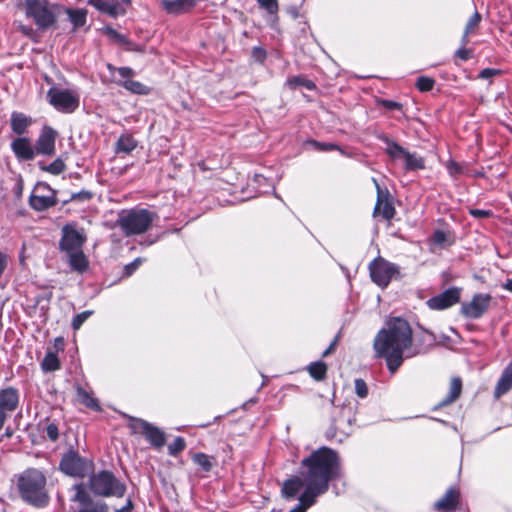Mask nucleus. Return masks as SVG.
<instances>
[{"instance_id":"nucleus-1","label":"nucleus","mask_w":512,"mask_h":512,"mask_svg":"<svg viewBox=\"0 0 512 512\" xmlns=\"http://www.w3.org/2000/svg\"><path fill=\"white\" fill-rule=\"evenodd\" d=\"M302 477L294 476L287 479L281 492L284 498L294 499L298 495L299 503L289 512H306L318 496L326 493L330 481L340 474V460L337 453L327 447L312 452L301 462Z\"/></svg>"},{"instance_id":"nucleus-2","label":"nucleus","mask_w":512,"mask_h":512,"mask_svg":"<svg viewBox=\"0 0 512 512\" xmlns=\"http://www.w3.org/2000/svg\"><path fill=\"white\" fill-rule=\"evenodd\" d=\"M373 348L377 357L386 360L391 373L397 371L404 358H410L419 353L413 348L412 328L401 317H392L386 320L385 326L374 338Z\"/></svg>"},{"instance_id":"nucleus-3","label":"nucleus","mask_w":512,"mask_h":512,"mask_svg":"<svg viewBox=\"0 0 512 512\" xmlns=\"http://www.w3.org/2000/svg\"><path fill=\"white\" fill-rule=\"evenodd\" d=\"M85 241L83 229H77L71 224L63 227L60 248L66 253L70 267L80 273L88 267V260L82 250Z\"/></svg>"},{"instance_id":"nucleus-4","label":"nucleus","mask_w":512,"mask_h":512,"mask_svg":"<svg viewBox=\"0 0 512 512\" xmlns=\"http://www.w3.org/2000/svg\"><path fill=\"white\" fill-rule=\"evenodd\" d=\"M17 7L31 19L40 30L55 26L62 7L48 0H19Z\"/></svg>"},{"instance_id":"nucleus-5","label":"nucleus","mask_w":512,"mask_h":512,"mask_svg":"<svg viewBox=\"0 0 512 512\" xmlns=\"http://www.w3.org/2000/svg\"><path fill=\"white\" fill-rule=\"evenodd\" d=\"M45 485L46 478L37 469L24 471L18 479V488L22 498L35 506H44L48 501Z\"/></svg>"},{"instance_id":"nucleus-6","label":"nucleus","mask_w":512,"mask_h":512,"mask_svg":"<svg viewBox=\"0 0 512 512\" xmlns=\"http://www.w3.org/2000/svg\"><path fill=\"white\" fill-rule=\"evenodd\" d=\"M155 214L146 209H134L124 212L118 219V224L126 236L139 235L148 230Z\"/></svg>"},{"instance_id":"nucleus-7","label":"nucleus","mask_w":512,"mask_h":512,"mask_svg":"<svg viewBox=\"0 0 512 512\" xmlns=\"http://www.w3.org/2000/svg\"><path fill=\"white\" fill-rule=\"evenodd\" d=\"M90 489L103 497H122L126 487L111 472L101 471L90 477Z\"/></svg>"},{"instance_id":"nucleus-8","label":"nucleus","mask_w":512,"mask_h":512,"mask_svg":"<svg viewBox=\"0 0 512 512\" xmlns=\"http://www.w3.org/2000/svg\"><path fill=\"white\" fill-rule=\"evenodd\" d=\"M386 143L385 152L394 162H402L405 170L423 169L424 159L416 153H411L404 147L388 138L384 139Z\"/></svg>"},{"instance_id":"nucleus-9","label":"nucleus","mask_w":512,"mask_h":512,"mask_svg":"<svg viewBox=\"0 0 512 512\" xmlns=\"http://www.w3.org/2000/svg\"><path fill=\"white\" fill-rule=\"evenodd\" d=\"M369 272L371 280L379 287L385 288L399 275V268L384 258L378 257L369 264Z\"/></svg>"},{"instance_id":"nucleus-10","label":"nucleus","mask_w":512,"mask_h":512,"mask_svg":"<svg viewBox=\"0 0 512 512\" xmlns=\"http://www.w3.org/2000/svg\"><path fill=\"white\" fill-rule=\"evenodd\" d=\"M128 426L133 433L142 434L154 448L160 449L164 446L165 433L160 428L137 418H130Z\"/></svg>"},{"instance_id":"nucleus-11","label":"nucleus","mask_w":512,"mask_h":512,"mask_svg":"<svg viewBox=\"0 0 512 512\" xmlns=\"http://www.w3.org/2000/svg\"><path fill=\"white\" fill-rule=\"evenodd\" d=\"M75 494L72 501L76 504L72 507V512H108V506L99 500H93L85 491L82 484L73 486Z\"/></svg>"},{"instance_id":"nucleus-12","label":"nucleus","mask_w":512,"mask_h":512,"mask_svg":"<svg viewBox=\"0 0 512 512\" xmlns=\"http://www.w3.org/2000/svg\"><path fill=\"white\" fill-rule=\"evenodd\" d=\"M49 103L57 110L70 113L79 106V98L72 91L52 87L47 93Z\"/></svg>"},{"instance_id":"nucleus-13","label":"nucleus","mask_w":512,"mask_h":512,"mask_svg":"<svg viewBox=\"0 0 512 512\" xmlns=\"http://www.w3.org/2000/svg\"><path fill=\"white\" fill-rule=\"evenodd\" d=\"M490 302L489 294H475L471 301L462 303L460 313L466 318L478 319L488 310Z\"/></svg>"},{"instance_id":"nucleus-14","label":"nucleus","mask_w":512,"mask_h":512,"mask_svg":"<svg viewBox=\"0 0 512 512\" xmlns=\"http://www.w3.org/2000/svg\"><path fill=\"white\" fill-rule=\"evenodd\" d=\"M60 469L67 475L82 478L89 471L90 463L71 451L63 456Z\"/></svg>"},{"instance_id":"nucleus-15","label":"nucleus","mask_w":512,"mask_h":512,"mask_svg":"<svg viewBox=\"0 0 512 512\" xmlns=\"http://www.w3.org/2000/svg\"><path fill=\"white\" fill-rule=\"evenodd\" d=\"M57 131L50 126H44L36 141L35 150L37 154L52 156L55 154V141Z\"/></svg>"},{"instance_id":"nucleus-16","label":"nucleus","mask_w":512,"mask_h":512,"mask_svg":"<svg viewBox=\"0 0 512 512\" xmlns=\"http://www.w3.org/2000/svg\"><path fill=\"white\" fill-rule=\"evenodd\" d=\"M459 300L460 289L453 287L429 299L427 305L433 310H444L458 303Z\"/></svg>"},{"instance_id":"nucleus-17","label":"nucleus","mask_w":512,"mask_h":512,"mask_svg":"<svg viewBox=\"0 0 512 512\" xmlns=\"http://www.w3.org/2000/svg\"><path fill=\"white\" fill-rule=\"evenodd\" d=\"M88 4L98 11L108 14L112 17L124 15L126 6L130 4L129 0H88Z\"/></svg>"},{"instance_id":"nucleus-18","label":"nucleus","mask_w":512,"mask_h":512,"mask_svg":"<svg viewBox=\"0 0 512 512\" xmlns=\"http://www.w3.org/2000/svg\"><path fill=\"white\" fill-rule=\"evenodd\" d=\"M377 190V202L374 208V215H381L384 219L390 220L395 214L392 203L387 199L388 191L383 190L375 178L372 179Z\"/></svg>"},{"instance_id":"nucleus-19","label":"nucleus","mask_w":512,"mask_h":512,"mask_svg":"<svg viewBox=\"0 0 512 512\" xmlns=\"http://www.w3.org/2000/svg\"><path fill=\"white\" fill-rule=\"evenodd\" d=\"M460 501V491L457 488L451 487L446 493L434 504V508L441 512L454 511Z\"/></svg>"},{"instance_id":"nucleus-20","label":"nucleus","mask_w":512,"mask_h":512,"mask_svg":"<svg viewBox=\"0 0 512 512\" xmlns=\"http://www.w3.org/2000/svg\"><path fill=\"white\" fill-rule=\"evenodd\" d=\"M11 149L18 158L23 160H32L37 154L30 140L25 137L15 139L11 143Z\"/></svg>"},{"instance_id":"nucleus-21","label":"nucleus","mask_w":512,"mask_h":512,"mask_svg":"<svg viewBox=\"0 0 512 512\" xmlns=\"http://www.w3.org/2000/svg\"><path fill=\"white\" fill-rule=\"evenodd\" d=\"M19 402L18 392L14 388H6L0 391V408L4 412H13Z\"/></svg>"},{"instance_id":"nucleus-22","label":"nucleus","mask_w":512,"mask_h":512,"mask_svg":"<svg viewBox=\"0 0 512 512\" xmlns=\"http://www.w3.org/2000/svg\"><path fill=\"white\" fill-rule=\"evenodd\" d=\"M30 206L37 211L46 210L56 204L55 194L52 190H49L48 194L39 195L33 194L30 197Z\"/></svg>"},{"instance_id":"nucleus-23","label":"nucleus","mask_w":512,"mask_h":512,"mask_svg":"<svg viewBox=\"0 0 512 512\" xmlns=\"http://www.w3.org/2000/svg\"><path fill=\"white\" fill-rule=\"evenodd\" d=\"M512 388V361L504 369L495 387L494 396L500 398Z\"/></svg>"},{"instance_id":"nucleus-24","label":"nucleus","mask_w":512,"mask_h":512,"mask_svg":"<svg viewBox=\"0 0 512 512\" xmlns=\"http://www.w3.org/2000/svg\"><path fill=\"white\" fill-rule=\"evenodd\" d=\"M31 118L23 113L13 112L11 115V128L14 133L21 135L31 125Z\"/></svg>"},{"instance_id":"nucleus-25","label":"nucleus","mask_w":512,"mask_h":512,"mask_svg":"<svg viewBox=\"0 0 512 512\" xmlns=\"http://www.w3.org/2000/svg\"><path fill=\"white\" fill-rule=\"evenodd\" d=\"M462 382L460 378H452L447 396L438 404V407H444L454 402L461 394Z\"/></svg>"},{"instance_id":"nucleus-26","label":"nucleus","mask_w":512,"mask_h":512,"mask_svg":"<svg viewBox=\"0 0 512 512\" xmlns=\"http://www.w3.org/2000/svg\"><path fill=\"white\" fill-rule=\"evenodd\" d=\"M76 394H77V400L81 404H83L84 406H86L92 410H95V411L100 410V406L98 404L97 399H95L90 392H88L87 390H85L81 387H78Z\"/></svg>"},{"instance_id":"nucleus-27","label":"nucleus","mask_w":512,"mask_h":512,"mask_svg":"<svg viewBox=\"0 0 512 512\" xmlns=\"http://www.w3.org/2000/svg\"><path fill=\"white\" fill-rule=\"evenodd\" d=\"M63 10L66 12V14L68 16V19L73 24V27L75 29L76 28H80V27L85 25L86 17H87L86 10H84V9H71V8H67V9H63Z\"/></svg>"},{"instance_id":"nucleus-28","label":"nucleus","mask_w":512,"mask_h":512,"mask_svg":"<svg viewBox=\"0 0 512 512\" xmlns=\"http://www.w3.org/2000/svg\"><path fill=\"white\" fill-rule=\"evenodd\" d=\"M137 146L136 140L131 135H122L117 141V152L128 154Z\"/></svg>"},{"instance_id":"nucleus-29","label":"nucleus","mask_w":512,"mask_h":512,"mask_svg":"<svg viewBox=\"0 0 512 512\" xmlns=\"http://www.w3.org/2000/svg\"><path fill=\"white\" fill-rule=\"evenodd\" d=\"M480 21H481V15L478 12H475L469 18V20L465 26L464 34L461 39L463 46H465L468 43V35L474 32V30L478 27Z\"/></svg>"},{"instance_id":"nucleus-30","label":"nucleus","mask_w":512,"mask_h":512,"mask_svg":"<svg viewBox=\"0 0 512 512\" xmlns=\"http://www.w3.org/2000/svg\"><path fill=\"white\" fill-rule=\"evenodd\" d=\"M308 372L317 381L323 380L326 376L327 366L324 362H315L308 366Z\"/></svg>"},{"instance_id":"nucleus-31","label":"nucleus","mask_w":512,"mask_h":512,"mask_svg":"<svg viewBox=\"0 0 512 512\" xmlns=\"http://www.w3.org/2000/svg\"><path fill=\"white\" fill-rule=\"evenodd\" d=\"M41 366L46 372L56 371L60 368V362L55 353L48 352L44 357Z\"/></svg>"},{"instance_id":"nucleus-32","label":"nucleus","mask_w":512,"mask_h":512,"mask_svg":"<svg viewBox=\"0 0 512 512\" xmlns=\"http://www.w3.org/2000/svg\"><path fill=\"white\" fill-rule=\"evenodd\" d=\"M39 167L43 171L49 172L53 175H59L65 170L66 165L61 158H57L49 165L39 163Z\"/></svg>"},{"instance_id":"nucleus-33","label":"nucleus","mask_w":512,"mask_h":512,"mask_svg":"<svg viewBox=\"0 0 512 512\" xmlns=\"http://www.w3.org/2000/svg\"><path fill=\"white\" fill-rule=\"evenodd\" d=\"M192 459L193 462L205 472H209L213 467L212 458L204 453H196L193 455Z\"/></svg>"},{"instance_id":"nucleus-34","label":"nucleus","mask_w":512,"mask_h":512,"mask_svg":"<svg viewBox=\"0 0 512 512\" xmlns=\"http://www.w3.org/2000/svg\"><path fill=\"white\" fill-rule=\"evenodd\" d=\"M121 85L125 89L136 94H146L148 92V88L144 84L132 79L124 80L123 82H121Z\"/></svg>"},{"instance_id":"nucleus-35","label":"nucleus","mask_w":512,"mask_h":512,"mask_svg":"<svg viewBox=\"0 0 512 512\" xmlns=\"http://www.w3.org/2000/svg\"><path fill=\"white\" fill-rule=\"evenodd\" d=\"M163 9L169 14H181L185 13L183 8L180 6L179 0H162L161 2Z\"/></svg>"},{"instance_id":"nucleus-36","label":"nucleus","mask_w":512,"mask_h":512,"mask_svg":"<svg viewBox=\"0 0 512 512\" xmlns=\"http://www.w3.org/2000/svg\"><path fill=\"white\" fill-rule=\"evenodd\" d=\"M287 84L292 87L304 86L308 90L314 89L315 85L312 81L302 77H292L288 79Z\"/></svg>"},{"instance_id":"nucleus-37","label":"nucleus","mask_w":512,"mask_h":512,"mask_svg":"<svg viewBox=\"0 0 512 512\" xmlns=\"http://www.w3.org/2000/svg\"><path fill=\"white\" fill-rule=\"evenodd\" d=\"M186 447L185 440L182 437H176L172 443L168 445V452L172 456H176Z\"/></svg>"},{"instance_id":"nucleus-38","label":"nucleus","mask_w":512,"mask_h":512,"mask_svg":"<svg viewBox=\"0 0 512 512\" xmlns=\"http://www.w3.org/2000/svg\"><path fill=\"white\" fill-rule=\"evenodd\" d=\"M435 84L434 79L426 76H421L417 79L416 87L421 92H427L430 91Z\"/></svg>"},{"instance_id":"nucleus-39","label":"nucleus","mask_w":512,"mask_h":512,"mask_svg":"<svg viewBox=\"0 0 512 512\" xmlns=\"http://www.w3.org/2000/svg\"><path fill=\"white\" fill-rule=\"evenodd\" d=\"M354 386H355V393L359 398L364 399L368 396V386L363 379H361V378L355 379Z\"/></svg>"},{"instance_id":"nucleus-40","label":"nucleus","mask_w":512,"mask_h":512,"mask_svg":"<svg viewBox=\"0 0 512 512\" xmlns=\"http://www.w3.org/2000/svg\"><path fill=\"white\" fill-rule=\"evenodd\" d=\"M433 243L435 246L439 248H444L447 245H450V241L448 240L447 234L441 230H438L433 235Z\"/></svg>"},{"instance_id":"nucleus-41","label":"nucleus","mask_w":512,"mask_h":512,"mask_svg":"<svg viewBox=\"0 0 512 512\" xmlns=\"http://www.w3.org/2000/svg\"><path fill=\"white\" fill-rule=\"evenodd\" d=\"M93 314V311L87 310L77 314L72 320V327L74 330L80 329L83 323Z\"/></svg>"},{"instance_id":"nucleus-42","label":"nucleus","mask_w":512,"mask_h":512,"mask_svg":"<svg viewBox=\"0 0 512 512\" xmlns=\"http://www.w3.org/2000/svg\"><path fill=\"white\" fill-rule=\"evenodd\" d=\"M261 8L265 9L269 14H276L279 6L277 0H257Z\"/></svg>"},{"instance_id":"nucleus-43","label":"nucleus","mask_w":512,"mask_h":512,"mask_svg":"<svg viewBox=\"0 0 512 512\" xmlns=\"http://www.w3.org/2000/svg\"><path fill=\"white\" fill-rule=\"evenodd\" d=\"M307 143L309 145L313 146V148L321 150V151H329V150L338 149V147L336 145L331 144V143L324 144V143L317 142L315 140H310Z\"/></svg>"},{"instance_id":"nucleus-44","label":"nucleus","mask_w":512,"mask_h":512,"mask_svg":"<svg viewBox=\"0 0 512 512\" xmlns=\"http://www.w3.org/2000/svg\"><path fill=\"white\" fill-rule=\"evenodd\" d=\"M16 29L23 35L32 38L35 35V31L31 26L24 25L21 22H15Z\"/></svg>"},{"instance_id":"nucleus-45","label":"nucleus","mask_w":512,"mask_h":512,"mask_svg":"<svg viewBox=\"0 0 512 512\" xmlns=\"http://www.w3.org/2000/svg\"><path fill=\"white\" fill-rule=\"evenodd\" d=\"M91 198H92V193L90 191L83 190L78 193H73L71 195L70 200H72V201H87V200H90Z\"/></svg>"},{"instance_id":"nucleus-46","label":"nucleus","mask_w":512,"mask_h":512,"mask_svg":"<svg viewBox=\"0 0 512 512\" xmlns=\"http://www.w3.org/2000/svg\"><path fill=\"white\" fill-rule=\"evenodd\" d=\"M142 264L141 258H136L133 262L127 264L125 266V273L127 276H130L138 267Z\"/></svg>"},{"instance_id":"nucleus-47","label":"nucleus","mask_w":512,"mask_h":512,"mask_svg":"<svg viewBox=\"0 0 512 512\" xmlns=\"http://www.w3.org/2000/svg\"><path fill=\"white\" fill-rule=\"evenodd\" d=\"M252 57L255 61L262 63L266 57V53L262 48L255 47L252 51Z\"/></svg>"},{"instance_id":"nucleus-48","label":"nucleus","mask_w":512,"mask_h":512,"mask_svg":"<svg viewBox=\"0 0 512 512\" xmlns=\"http://www.w3.org/2000/svg\"><path fill=\"white\" fill-rule=\"evenodd\" d=\"M497 74H499V70L493 69V68H486V69H483L480 72L479 78H481V79H490V78L494 77Z\"/></svg>"},{"instance_id":"nucleus-49","label":"nucleus","mask_w":512,"mask_h":512,"mask_svg":"<svg viewBox=\"0 0 512 512\" xmlns=\"http://www.w3.org/2000/svg\"><path fill=\"white\" fill-rule=\"evenodd\" d=\"M47 436L52 441H55L58 438V428L55 424H49L46 428Z\"/></svg>"},{"instance_id":"nucleus-50","label":"nucleus","mask_w":512,"mask_h":512,"mask_svg":"<svg viewBox=\"0 0 512 512\" xmlns=\"http://www.w3.org/2000/svg\"><path fill=\"white\" fill-rule=\"evenodd\" d=\"M456 56L459 57L461 60L466 61L472 57V51L462 47L456 51Z\"/></svg>"},{"instance_id":"nucleus-51","label":"nucleus","mask_w":512,"mask_h":512,"mask_svg":"<svg viewBox=\"0 0 512 512\" xmlns=\"http://www.w3.org/2000/svg\"><path fill=\"white\" fill-rule=\"evenodd\" d=\"M198 0H179L180 6L183 8L184 12L191 10L197 3Z\"/></svg>"},{"instance_id":"nucleus-52","label":"nucleus","mask_w":512,"mask_h":512,"mask_svg":"<svg viewBox=\"0 0 512 512\" xmlns=\"http://www.w3.org/2000/svg\"><path fill=\"white\" fill-rule=\"evenodd\" d=\"M118 74L124 79H129V77L133 74L132 69L128 67H120L116 69Z\"/></svg>"},{"instance_id":"nucleus-53","label":"nucleus","mask_w":512,"mask_h":512,"mask_svg":"<svg viewBox=\"0 0 512 512\" xmlns=\"http://www.w3.org/2000/svg\"><path fill=\"white\" fill-rule=\"evenodd\" d=\"M8 266V256L0 252V276L4 273Z\"/></svg>"},{"instance_id":"nucleus-54","label":"nucleus","mask_w":512,"mask_h":512,"mask_svg":"<svg viewBox=\"0 0 512 512\" xmlns=\"http://www.w3.org/2000/svg\"><path fill=\"white\" fill-rule=\"evenodd\" d=\"M471 214L475 217H487L489 215V212L486 211V210H479V209H474V210H471Z\"/></svg>"},{"instance_id":"nucleus-55","label":"nucleus","mask_w":512,"mask_h":512,"mask_svg":"<svg viewBox=\"0 0 512 512\" xmlns=\"http://www.w3.org/2000/svg\"><path fill=\"white\" fill-rule=\"evenodd\" d=\"M107 31H108L109 35H111V36H112V37H114L115 39H118V40H119V41H121V42H126L125 37H124V36H122V35H120V34H118L115 30H113V29H108Z\"/></svg>"},{"instance_id":"nucleus-56","label":"nucleus","mask_w":512,"mask_h":512,"mask_svg":"<svg viewBox=\"0 0 512 512\" xmlns=\"http://www.w3.org/2000/svg\"><path fill=\"white\" fill-rule=\"evenodd\" d=\"M107 31H108L109 35H111V36H112V37H114L115 39H118V40H119V41H121V42H126L125 37H124V36H122V35H120V34H118L115 30H113V29H108Z\"/></svg>"},{"instance_id":"nucleus-57","label":"nucleus","mask_w":512,"mask_h":512,"mask_svg":"<svg viewBox=\"0 0 512 512\" xmlns=\"http://www.w3.org/2000/svg\"><path fill=\"white\" fill-rule=\"evenodd\" d=\"M337 344V339H335L330 345L329 347L322 353V356L323 357H327L329 354H331L335 348Z\"/></svg>"},{"instance_id":"nucleus-58","label":"nucleus","mask_w":512,"mask_h":512,"mask_svg":"<svg viewBox=\"0 0 512 512\" xmlns=\"http://www.w3.org/2000/svg\"><path fill=\"white\" fill-rule=\"evenodd\" d=\"M7 415H8V413H7V412H4V410H2V409L0 408V430H1V429L3 428V426H4V423H5L6 419H7Z\"/></svg>"},{"instance_id":"nucleus-59","label":"nucleus","mask_w":512,"mask_h":512,"mask_svg":"<svg viewBox=\"0 0 512 512\" xmlns=\"http://www.w3.org/2000/svg\"><path fill=\"white\" fill-rule=\"evenodd\" d=\"M449 172L451 174H456L460 172V167L456 163H452L449 167Z\"/></svg>"},{"instance_id":"nucleus-60","label":"nucleus","mask_w":512,"mask_h":512,"mask_svg":"<svg viewBox=\"0 0 512 512\" xmlns=\"http://www.w3.org/2000/svg\"><path fill=\"white\" fill-rule=\"evenodd\" d=\"M254 181L260 186L262 185V182L266 181V178L262 175L255 174Z\"/></svg>"},{"instance_id":"nucleus-61","label":"nucleus","mask_w":512,"mask_h":512,"mask_svg":"<svg viewBox=\"0 0 512 512\" xmlns=\"http://www.w3.org/2000/svg\"><path fill=\"white\" fill-rule=\"evenodd\" d=\"M503 288L512 292V278L511 279H508L504 284H503Z\"/></svg>"},{"instance_id":"nucleus-62","label":"nucleus","mask_w":512,"mask_h":512,"mask_svg":"<svg viewBox=\"0 0 512 512\" xmlns=\"http://www.w3.org/2000/svg\"><path fill=\"white\" fill-rule=\"evenodd\" d=\"M387 107L389 108H398L399 104L396 102H387Z\"/></svg>"},{"instance_id":"nucleus-63","label":"nucleus","mask_w":512,"mask_h":512,"mask_svg":"<svg viewBox=\"0 0 512 512\" xmlns=\"http://www.w3.org/2000/svg\"><path fill=\"white\" fill-rule=\"evenodd\" d=\"M12 433L13 432L10 429H7L6 432H5V436L9 438V437L12 436Z\"/></svg>"},{"instance_id":"nucleus-64","label":"nucleus","mask_w":512,"mask_h":512,"mask_svg":"<svg viewBox=\"0 0 512 512\" xmlns=\"http://www.w3.org/2000/svg\"><path fill=\"white\" fill-rule=\"evenodd\" d=\"M130 508H131V502L129 501V502H128V506H127V507H125V508H123V509H122V511H127V510H129Z\"/></svg>"}]
</instances>
